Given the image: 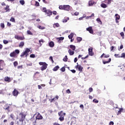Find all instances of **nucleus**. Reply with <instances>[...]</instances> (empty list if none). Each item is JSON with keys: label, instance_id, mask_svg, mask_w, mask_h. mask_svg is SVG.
<instances>
[{"label": "nucleus", "instance_id": "nucleus-26", "mask_svg": "<svg viewBox=\"0 0 125 125\" xmlns=\"http://www.w3.org/2000/svg\"><path fill=\"white\" fill-rule=\"evenodd\" d=\"M59 66L57 65L56 67H55L53 69V71H54V72H56V71H57V70H58V69H59Z\"/></svg>", "mask_w": 125, "mask_h": 125}, {"label": "nucleus", "instance_id": "nucleus-21", "mask_svg": "<svg viewBox=\"0 0 125 125\" xmlns=\"http://www.w3.org/2000/svg\"><path fill=\"white\" fill-rule=\"evenodd\" d=\"M73 37H74V33H71L70 34V35H68V38L69 39V40L73 39Z\"/></svg>", "mask_w": 125, "mask_h": 125}, {"label": "nucleus", "instance_id": "nucleus-1", "mask_svg": "<svg viewBox=\"0 0 125 125\" xmlns=\"http://www.w3.org/2000/svg\"><path fill=\"white\" fill-rule=\"evenodd\" d=\"M25 118H26V114H24L23 112H21L19 116L16 118V120H19V121L17 122V125H23V122L25 120Z\"/></svg>", "mask_w": 125, "mask_h": 125}, {"label": "nucleus", "instance_id": "nucleus-44", "mask_svg": "<svg viewBox=\"0 0 125 125\" xmlns=\"http://www.w3.org/2000/svg\"><path fill=\"white\" fill-rule=\"evenodd\" d=\"M10 21H11L12 22H15V19L14 18H11L10 20Z\"/></svg>", "mask_w": 125, "mask_h": 125}, {"label": "nucleus", "instance_id": "nucleus-7", "mask_svg": "<svg viewBox=\"0 0 125 125\" xmlns=\"http://www.w3.org/2000/svg\"><path fill=\"white\" fill-rule=\"evenodd\" d=\"M63 10H65L66 11H70V10H71V7L69 5H64Z\"/></svg>", "mask_w": 125, "mask_h": 125}, {"label": "nucleus", "instance_id": "nucleus-63", "mask_svg": "<svg viewBox=\"0 0 125 125\" xmlns=\"http://www.w3.org/2000/svg\"><path fill=\"white\" fill-rule=\"evenodd\" d=\"M80 108H81L82 109H83V104H81L80 105Z\"/></svg>", "mask_w": 125, "mask_h": 125}, {"label": "nucleus", "instance_id": "nucleus-13", "mask_svg": "<svg viewBox=\"0 0 125 125\" xmlns=\"http://www.w3.org/2000/svg\"><path fill=\"white\" fill-rule=\"evenodd\" d=\"M93 4H96V2H94V1L91 0L89 1V6H92Z\"/></svg>", "mask_w": 125, "mask_h": 125}, {"label": "nucleus", "instance_id": "nucleus-32", "mask_svg": "<svg viewBox=\"0 0 125 125\" xmlns=\"http://www.w3.org/2000/svg\"><path fill=\"white\" fill-rule=\"evenodd\" d=\"M14 52H15L16 55V54H19V53H20V51H19V49H16Z\"/></svg>", "mask_w": 125, "mask_h": 125}, {"label": "nucleus", "instance_id": "nucleus-19", "mask_svg": "<svg viewBox=\"0 0 125 125\" xmlns=\"http://www.w3.org/2000/svg\"><path fill=\"white\" fill-rule=\"evenodd\" d=\"M111 60H112V59L109 58L108 61H103V64H108V63H110V62H111Z\"/></svg>", "mask_w": 125, "mask_h": 125}, {"label": "nucleus", "instance_id": "nucleus-57", "mask_svg": "<svg viewBox=\"0 0 125 125\" xmlns=\"http://www.w3.org/2000/svg\"><path fill=\"white\" fill-rule=\"evenodd\" d=\"M53 14H54V15H56V14H57V12L56 11H53Z\"/></svg>", "mask_w": 125, "mask_h": 125}, {"label": "nucleus", "instance_id": "nucleus-28", "mask_svg": "<svg viewBox=\"0 0 125 125\" xmlns=\"http://www.w3.org/2000/svg\"><path fill=\"white\" fill-rule=\"evenodd\" d=\"M69 17H67L66 19H64L62 21V22L63 23H66V22H68V20H69Z\"/></svg>", "mask_w": 125, "mask_h": 125}, {"label": "nucleus", "instance_id": "nucleus-6", "mask_svg": "<svg viewBox=\"0 0 125 125\" xmlns=\"http://www.w3.org/2000/svg\"><path fill=\"white\" fill-rule=\"evenodd\" d=\"M93 48L92 47H90L88 49V54L89 55H90V56H93V55H94V53L93 52Z\"/></svg>", "mask_w": 125, "mask_h": 125}, {"label": "nucleus", "instance_id": "nucleus-53", "mask_svg": "<svg viewBox=\"0 0 125 125\" xmlns=\"http://www.w3.org/2000/svg\"><path fill=\"white\" fill-rule=\"evenodd\" d=\"M108 57H110V55L109 54L104 55L105 58H108Z\"/></svg>", "mask_w": 125, "mask_h": 125}, {"label": "nucleus", "instance_id": "nucleus-45", "mask_svg": "<svg viewBox=\"0 0 125 125\" xmlns=\"http://www.w3.org/2000/svg\"><path fill=\"white\" fill-rule=\"evenodd\" d=\"M0 27H1V28H2V29H3V28H4V23H0Z\"/></svg>", "mask_w": 125, "mask_h": 125}, {"label": "nucleus", "instance_id": "nucleus-58", "mask_svg": "<svg viewBox=\"0 0 125 125\" xmlns=\"http://www.w3.org/2000/svg\"><path fill=\"white\" fill-rule=\"evenodd\" d=\"M38 88L39 89H42V86H41V85H38Z\"/></svg>", "mask_w": 125, "mask_h": 125}, {"label": "nucleus", "instance_id": "nucleus-51", "mask_svg": "<svg viewBox=\"0 0 125 125\" xmlns=\"http://www.w3.org/2000/svg\"><path fill=\"white\" fill-rule=\"evenodd\" d=\"M120 35H121V37H123V38H124V37H125V33H124V32H121L120 33Z\"/></svg>", "mask_w": 125, "mask_h": 125}, {"label": "nucleus", "instance_id": "nucleus-55", "mask_svg": "<svg viewBox=\"0 0 125 125\" xmlns=\"http://www.w3.org/2000/svg\"><path fill=\"white\" fill-rule=\"evenodd\" d=\"M109 125H114V122H113V121L110 122Z\"/></svg>", "mask_w": 125, "mask_h": 125}, {"label": "nucleus", "instance_id": "nucleus-23", "mask_svg": "<svg viewBox=\"0 0 125 125\" xmlns=\"http://www.w3.org/2000/svg\"><path fill=\"white\" fill-rule=\"evenodd\" d=\"M10 56L11 57H14V56H16V54H15V52L13 51V52L11 53L10 54Z\"/></svg>", "mask_w": 125, "mask_h": 125}, {"label": "nucleus", "instance_id": "nucleus-18", "mask_svg": "<svg viewBox=\"0 0 125 125\" xmlns=\"http://www.w3.org/2000/svg\"><path fill=\"white\" fill-rule=\"evenodd\" d=\"M49 45L50 47H53L54 46V42L51 41L49 43Z\"/></svg>", "mask_w": 125, "mask_h": 125}, {"label": "nucleus", "instance_id": "nucleus-14", "mask_svg": "<svg viewBox=\"0 0 125 125\" xmlns=\"http://www.w3.org/2000/svg\"><path fill=\"white\" fill-rule=\"evenodd\" d=\"M46 13L47 14V16H51L52 15V12L50 10H47Z\"/></svg>", "mask_w": 125, "mask_h": 125}, {"label": "nucleus", "instance_id": "nucleus-16", "mask_svg": "<svg viewBox=\"0 0 125 125\" xmlns=\"http://www.w3.org/2000/svg\"><path fill=\"white\" fill-rule=\"evenodd\" d=\"M115 20H120V19H121V16L118 14H116L115 15Z\"/></svg>", "mask_w": 125, "mask_h": 125}, {"label": "nucleus", "instance_id": "nucleus-64", "mask_svg": "<svg viewBox=\"0 0 125 125\" xmlns=\"http://www.w3.org/2000/svg\"><path fill=\"white\" fill-rule=\"evenodd\" d=\"M14 125V123L13 122H11L10 124V125Z\"/></svg>", "mask_w": 125, "mask_h": 125}, {"label": "nucleus", "instance_id": "nucleus-52", "mask_svg": "<svg viewBox=\"0 0 125 125\" xmlns=\"http://www.w3.org/2000/svg\"><path fill=\"white\" fill-rule=\"evenodd\" d=\"M10 116V118L12 119V120H14V115H13V114H11Z\"/></svg>", "mask_w": 125, "mask_h": 125}, {"label": "nucleus", "instance_id": "nucleus-39", "mask_svg": "<svg viewBox=\"0 0 125 125\" xmlns=\"http://www.w3.org/2000/svg\"><path fill=\"white\" fill-rule=\"evenodd\" d=\"M18 65V62H17V61H15V62H14V67H16V66H17Z\"/></svg>", "mask_w": 125, "mask_h": 125}, {"label": "nucleus", "instance_id": "nucleus-36", "mask_svg": "<svg viewBox=\"0 0 125 125\" xmlns=\"http://www.w3.org/2000/svg\"><path fill=\"white\" fill-rule=\"evenodd\" d=\"M42 11L43 12H45V13H46V12H47V10H46V8L43 7V8H42Z\"/></svg>", "mask_w": 125, "mask_h": 125}, {"label": "nucleus", "instance_id": "nucleus-10", "mask_svg": "<svg viewBox=\"0 0 125 125\" xmlns=\"http://www.w3.org/2000/svg\"><path fill=\"white\" fill-rule=\"evenodd\" d=\"M86 31H88L90 34H93V30L92 29V27L91 26L87 28Z\"/></svg>", "mask_w": 125, "mask_h": 125}, {"label": "nucleus", "instance_id": "nucleus-43", "mask_svg": "<svg viewBox=\"0 0 125 125\" xmlns=\"http://www.w3.org/2000/svg\"><path fill=\"white\" fill-rule=\"evenodd\" d=\"M35 2H36V3H35V5L36 6H40V3H39V2H38V1H36Z\"/></svg>", "mask_w": 125, "mask_h": 125}, {"label": "nucleus", "instance_id": "nucleus-41", "mask_svg": "<svg viewBox=\"0 0 125 125\" xmlns=\"http://www.w3.org/2000/svg\"><path fill=\"white\" fill-rule=\"evenodd\" d=\"M121 58H125V53H122L121 54V56H120Z\"/></svg>", "mask_w": 125, "mask_h": 125}, {"label": "nucleus", "instance_id": "nucleus-34", "mask_svg": "<svg viewBox=\"0 0 125 125\" xmlns=\"http://www.w3.org/2000/svg\"><path fill=\"white\" fill-rule=\"evenodd\" d=\"M38 28L39 29H40V30H44V29H45V27L41 25L38 26Z\"/></svg>", "mask_w": 125, "mask_h": 125}, {"label": "nucleus", "instance_id": "nucleus-4", "mask_svg": "<svg viewBox=\"0 0 125 125\" xmlns=\"http://www.w3.org/2000/svg\"><path fill=\"white\" fill-rule=\"evenodd\" d=\"M31 51V48H26V50L24 52H22L21 55V57H23V56H25V57H27L28 55H29L28 53Z\"/></svg>", "mask_w": 125, "mask_h": 125}, {"label": "nucleus", "instance_id": "nucleus-62", "mask_svg": "<svg viewBox=\"0 0 125 125\" xmlns=\"http://www.w3.org/2000/svg\"><path fill=\"white\" fill-rule=\"evenodd\" d=\"M74 61L75 63L77 62V61H78V58H75L74 59Z\"/></svg>", "mask_w": 125, "mask_h": 125}, {"label": "nucleus", "instance_id": "nucleus-17", "mask_svg": "<svg viewBox=\"0 0 125 125\" xmlns=\"http://www.w3.org/2000/svg\"><path fill=\"white\" fill-rule=\"evenodd\" d=\"M4 10H6V12H9L10 9H9V6L7 5L6 7L4 8Z\"/></svg>", "mask_w": 125, "mask_h": 125}, {"label": "nucleus", "instance_id": "nucleus-33", "mask_svg": "<svg viewBox=\"0 0 125 125\" xmlns=\"http://www.w3.org/2000/svg\"><path fill=\"white\" fill-rule=\"evenodd\" d=\"M39 43L41 46L42 45V43H43V40L41 39V40H39Z\"/></svg>", "mask_w": 125, "mask_h": 125}, {"label": "nucleus", "instance_id": "nucleus-37", "mask_svg": "<svg viewBox=\"0 0 125 125\" xmlns=\"http://www.w3.org/2000/svg\"><path fill=\"white\" fill-rule=\"evenodd\" d=\"M96 21H97L98 23H100V24H102V21H101V20H100V19L99 18L97 19Z\"/></svg>", "mask_w": 125, "mask_h": 125}, {"label": "nucleus", "instance_id": "nucleus-3", "mask_svg": "<svg viewBox=\"0 0 125 125\" xmlns=\"http://www.w3.org/2000/svg\"><path fill=\"white\" fill-rule=\"evenodd\" d=\"M39 65L42 66L41 67V71H44V70H46L48 64L45 62H40Z\"/></svg>", "mask_w": 125, "mask_h": 125}, {"label": "nucleus", "instance_id": "nucleus-50", "mask_svg": "<svg viewBox=\"0 0 125 125\" xmlns=\"http://www.w3.org/2000/svg\"><path fill=\"white\" fill-rule=\"evenodd\" d=\"M79 14H80V13H79V12H76L74 13V15H75V16H78V15H79Z\"/></svg>", "mask_w": 125, "mask_h": 125}, {"label": "nucleus", "instance_id": "nucleus-20", "mask_svg": "<svg viewBox=\"0 0 125 125\" xmlns=\"http://www.w3.org/2000/svg\"><path fill=\"white\" fill-rule=\"evenodd\" d=\"M70 48L74 51V50H76V46L74 45H70Z\"/></svg>", "mask_w": 125, "mask_h": 125}, {"label": "nucleus", "instance_id": "nucleus-60", "mask_svg": "<svg viewBox=\"0 0 125 125\" xmlns=\"http://www.w3.org/2000/svg\"><path fill=\"white\" fill-rule=\"evenodd\" d=\"M55 100H56V99L55 98H54L51 100V102H53V101H55Z\"/></svg>", "mask_w": 125, "mask_h": 125}, {"label": "nucleus", "instance_id": "nucleus-48", "mask_svg": "<svg viewBox=\"0 0 125 125\" xmlns=\"http://www.w3.org/2000/svg\"><path fill=\"white\" fill-rule=\"evenodd\" d=\"M92 91H93V89L92 88H91V87H90L89 88V92H92Z\"/></svg>", "mask_w": 125, "mask_h": 125}, {"label": "nucleus", "instance_id": "nucleus-40", "mask_svg": "<svg viewBox=\"0 0 125 125\" xmlns=\"http://www.w3.org/2000/svg\"><path fill=\"white\" fill-rule=\"evenodd\" d=\"M93 102H94V103H98L99 102V101L96 100V99H94L93 100Z\"/></svg>", "mask_w": 125, "mask_h": 125}, {"label": "nucleus", "instance_id": "nucleus-47", "mask_svg": "<svg viewBox=\"0 0 125 125\" xmlns=\"http://www.w3.org/2000/svg\"><path fill=\"white\" fill-rule=\"evenodd\" d=\"M49 60H51V61H52V62L53 63L54 61H53V58L52 57V56H50L49 57Z\"/></svg>", "mask_w": 125, "mask_h": 125}, {"label": "nucleus", "instance_id": "nucleus-22", "mask_svg": "<svg viewBox=\"0 0 125 125\" xmlns=\"http://www.w3.org/2000/svg\"><path fill=\"white\" fill-rule=\"evenodd\" d=\"M101 6L103 8H106V7H107V5L104 3H103L101 4Z\"/></svg>", "mask_w": 125, "mask_h": 125}, {"label": "nucleus", "instance_id": "nucleus-2", "mask_svg": "<svg viewBox=\"0 0 125 125\" xmlns=\"http://www.w3.org/2000/svg\"><path fill=\"white\" fill-rule=\"evenodd\" d=\"M36 119H34V118H32V122L33 124L35 125V124H36V122H37V120H42V116L40 114V113H37V115L35 117Z\"/></svg>", "mask_w": 125, "mask_h": 125}, {"label": "nucleus", "instance_id": "nucleus-38", "mask_svg": "<svg viewBox=\"0 0 125 125\" xmlns=\"http://www.w3.org/2000/svg\"><path fill=\"white\" fill-rule=\"evenodd\" d=\"M3 42L4 44H7V43H8V41L7 40H3Z\"/></svg>", "mask_w": 125, "mask_h": 125}, {"label": "nucleus", "instance_id": "nucleus-35", "mask_svg": "<svg viewBox=\"0 0 125 125\" xmlns=\"http://www.w3.org/2000/svg\"><path fill=\"white\" fill-rule=\"evenodd\" d=\"M59 9H61V10H64V5H60L59 7Z\"/></svg>", "mask_w": 125, "mask_h": 125}, {"label": "nucleus", "instance_id": "nucleus-30", "mask_svg": "<svg viewBox=\"0 0 125 125\" xmlns=\"http://www.w3.org/2000/svg\"><path fill=\"white\" fill-rule=\"evenodd\" d=\"M20 3L21 4V5H24L25 4V1H24V0H20Z\"/></svg>", "mask_w": 125, "mask_h": 125}, {"label": "nucleus", "instance_id": "nucleus-46", "mask_svg": "<svg viewBox=\"0 0 125 125\" xmlns=\"http://www.w3.org/2000/svg\"><path fill=\"white\" fill-rule=\"evenodd\" d=\"M15 39H16L17 40H20V37H19L17 35H15Z\"/></svg>", "mask_w": 125, "mask_h": 125}, {"label": "nucleus", "instance_id": "nucleus-54", "mask_svg": "<svg viewBox=\"0 0 125 125\" xmlns=\"http://www.w3.org/2000/svg\"><path fill=\"white\" fill-rule=\"evenodd\" d=\"M28 35H32V32L30 30L27 31Z\"/></svg>", "mask_w": 125, "mask_h": 125}, {"label": "nucleus", "instance_id": "nucleus-12", "mask_svg": "<svg viewBox=\"0 0 125 125\" xmlns=\"http://www.w3.org/2000/svg\"><path fill=\"white\" fill-rule=\"evenodd\" d=\"M56 40L58 41V42L59 43H60V42H61V41H63L64 40V37L57 38Z\"/></svg>", "mask_w": 125, "mask_h": 125}, {"label": "nucleus", "instance_id": "nucleus-56", "mask_svg": "<svg viewBox=\"0 0 125 125\" xmlns=\"http://www.w3.org/2000/svg\"><path fill=\"white\" fill-rule=\"evenodd\" d=\"M71 72H72V73H73V74H75V73H76V70L74 69H72L70 70Z\"/></svg>", "mask_w": 125, "mask_h": 125}, {"label": "nucleus", "instance_id": "nucleus-49", "mask_svg": "<svg viewBox=\"0 0 125 125\" xmlns=\"http://www.w3.org/2000/svg\"><path fill=\"white\" fill-rule=\"evenodd\" d=\"M119 54H115L114 55V56H115V57H116V58H120L121 57L120 56H119Z\"/></svg>", "mask_w": 125, "mask_h": 125}, {"label": "nucleus", "instance_id": "nucleus-24", "mask_svg": "<svg viewBox=\"0 0 125 125\" xmlns=\"http://www.w3.org/2000/svg\"><path fill=\"white\" fill-rule=\"evenodd\" d=\"M60 25L58 23H55L53 24V27L54 28H58L59 27Z\"/></svg>", "mask_w": 125, "mask_h": 125}, {"label": "nucleus", "instance_id": "nucleus-42", "mask_svg": "<svg viewBox=\"0 0 125 125\" xmlns=\"http://www.w3.org/2000/svg\"><path fill=\"white\" fill-rule=\"evenodd\" d=\"M61 71H62V72H65V71H66V69L65 68V67H62L61 69Z\"/></svg>", "mask_w": 125, "mask_h": 125}, {"label": "nucleus", "instance_id": "nucleus-8", "mask_svg": "<svg viewBox=\"0 0 125 125\" xmlns=\"http://www.w3.org/2000/svg\"><path fill=\"white\" fill-rule=\"evenodd\" d=\"M75 68H76L77 69H78V71H80V72H83V67L80 64H78L77 65H76Z\"/></svg>", "mask_w": 125, "mask_h": 125}, {"label": "nucleus", "instance_id": "nucleus-29", "mask_svg": "<svg viewBox=\"0 0 125 125\" xmlns=\"http://www.w3.org/2000/svg\"><path fill=\"white\" fill-rule=\"evenodd\" d=\"M105 2L107 3V4H111L112 0H105Z\"/></svg>", "mask_w": 125, "mask_h": 125}, {"label": "nucleus", "instance_id": "nucleus-9", "mask_svg": "<svg viewBox=\"0 0 125 125\" xmlns=\"http://www.w3.org/2000/svg\"><path fill=\"white\" fill-rule=\"evenodd\" d=\"M12 94L14 96H18V94H19V92L16 89H14L12 92Z\"/></svg>", "mask_w": 125, "mask_h": 125}, {"label": "nucleus", "instance_id": "nucleus-15", "mask_svg": "<svg viewBox=\"0 0 125 125\" xmlns=\"http://www.w3.org/2000/svg\"><path fill=\"white\" fill-rule=\"evenodd\" d=\"M68 52L69 54V55L70 56L74 55V54H75V52H74V51H72L70 49L68 50Z\"/></svg>", "mask_w": 125, "mask_h": 125}, {"label": "nucleus", "instance_id": "nucleus-25", "mask_svg": "<svg viewBox=\"0 0 125 125\" xmlns=\"http://www.w3.org/2000/svg\"><path fill=\"white\" fill-rule=\"evenodd\" d=\"M24 42H21L20 43L19 46V47H23V46H24Z\"/></svg>", "mask_w": 125, "mask_h": 125}, {"label": "nucleus", "instance_id": "nucleus-27", "mask_svg": "<svg viewBox=\"0 0 125 125\" xmlns=\"http://www.w3.org/2000/svg\"><path fill=\"white\" fill-rule=\"evenodd\" d=\"M78 42H81L83 41V38L82 37H77V38Z\"/></svg>", "mask_w": 125, "mask_h": 125}, {"label": "nucleus", "instance_id": "nucleus-11", "mask_svg": "<svg viewBox=\"0 0 125 125\" xmlns=\"http://www.w3.org/2000/svg\"><path fill=\"white\" fill-rule=\"evenodd\" d=\"M4 81L5 82H7V83H10V82H11V79H10V77L6 76L4 78Z\"/></svg>", "mask_w": 125, "mask_h": 125}, {"label": "nucleus", "instance_id": "nucleus-31", "mask_svg": "<svg viewBox=\"0 0 125 125\" xmlns=\"http://www.w3.org/2000/svg\"><path fill=\"white\" fill-rule=\"evenodd\" d=\"M68 57L67 56V55H66L65 56V57L63 59V61H64V62H67V61H68Z\"/></svg>", "mask_w": 125, "mask_h": 125}, {"label": "nucleus", "instance_id": "nucleus-59", "mask_svg": "<svg viewBox=\"0 0 125 125\" xmlns=\"http://www.w3.org/2000/svg\"><path fill=\"white\" fill-rule=\"evenodd\" d=\"M66 93H71V91H70V89H68L67 90H66Z\"/></svg>", "mask_w": 125, "mask_h": 125}, {"label": "nucleus", "instance_id": "nucleus-61", "mask_svg": "<svg viewBox=\"0 0 125 125\" xmlns=\"http://www.w3.org/2000/svg\"><path fill=\"white\" fill-rule=\"evenodd\" d=\"M119 111L122 112V111H123L124 108H119Z\"/></svg>", "mask_w": 125, "mask_h": 125}, {"label": "nucleus", "instance_id": "nucleus-5", "mask_svg": "<svg viewBox=\"0 0 125 125\" xmlns=\"http://www.w3.org/2000/svg\"><path fill=\"white\" fill-rule=\"evenodd\" d=\"M58 115L60 117L59 120H60L61 122H63V121L64 120V117H65V115H66V113H63V111H61L58 113Z\"/></svg>", "mask_w": 125, "mask_h": 125}]
</instances>
